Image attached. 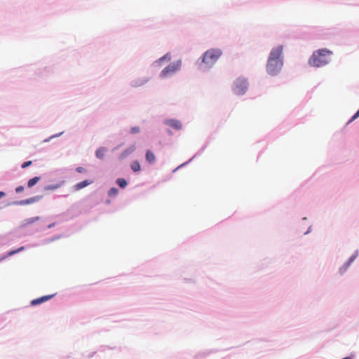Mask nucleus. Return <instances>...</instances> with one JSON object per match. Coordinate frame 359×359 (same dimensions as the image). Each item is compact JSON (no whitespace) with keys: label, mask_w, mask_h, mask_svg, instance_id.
<instances>
[{"label":"nucleus","mask_w":359,"mask_h":359,"mask_svg":"<svg viewBox=\"0 0 359 359\" xmlns=\"http://www.w3.org/2000/svg\"><path fill=\"white\" fill-rule=\"evenodd\" d=\"M283 46L273 48L269 54L266 65V71L271 75L277 74L283 66L281 58L283 53Z\"/></svg>","instance_id":"f257e3e1"},{"label":"nucleus","mask_w":359,"mask_h":359,"mask_svg":"<svg viewBox=\"0 0 359 359\" xmlns=\"http://www.w3.org/2000/svg\"><path fill=\"white\" fill-rule=\"evenodd\" d=\"M332 52L327 48L319 49L312 54L309 59L310 65L320 67L328 64Z\"/></svg>","instance_id":"f03ea898"},{"label":"nucleus","mask_w":359,"mask_h":359,"mask_svg":"<svg viewBox=\"0 0 359 359\" xmlns=\"http://www.w3.org/2000/svg\"><path fill=\"white\" fill-rule=\"evenodd\" d=\"M222 50L219 48H211L206 50L202 57V62L208 67L213 65L222 56Z\"/></svg>","instance_id":"7ed1b4c3"},{"label":"nucleus","mask_w":359,"mask_h":359,"mask_svg":"<svg viewBox=\"0 0 359 359\" xmlns=\"http://www.w3.org/2000/svg\"><path fill=\"white\" fill-rule=\"evenodd\" d=\"M248 89L247 81L244 79L238 78L235 81L234 93L236 95L244 94Z\"/></svg>","instance_id":"20e7f679"},{"label":"nucleus","mask_w":359,"mask_h":359,"mask_svg":"<svg viewBox=\"0 0 359 359\" xmlns=\"http://www.w3.org/2000/svg\"><path fill=\"white\" fill-rule=\"evenodd\" d=\"M180 61L170 63L168 66H167L165 69L162 70L161 76L162 77H165L169 74H173L180 69Z\"/></svg>","instance_id":"39448f33"},{"label":"nucleus","mask_w":359,"mask_h":359,"mask_svg":"<svg viewBox=\"0 0 359 359\" xmlns=\"http://www.w3.org/2000/svg\"><path fill=\"white\" fill-rule=\"evenodd\" d=\"M41 198V196H34V197H32V198H27L25 200L15 201V202H14V204L18 205H25L34 203L38 201L39 200H40Z\"/></svg>","instance_id":"423d86ee"},{"label":"nucleus","mask_w":359,"mask_h":359,"mask_svg":"<svg viewBox=\"0 0 359 359\" xmlns=\"http://www.w3.org/2000/svg\"><path fill=\"white\" fill-rule=\"evenodd\" d=\"M54 296V294H50V295H46V296H43L40 298H37V299H33L32 302H31V304L34 306V305H37V304H40L41 303H43L45 302L46 301H48L50 299H51Z\"/></svg>","instance_id":"0eeeda50"},{"label":"nucleus","mask_w":359,"mask_h":359,"mask_svg":"<svg viewBox=\"0 0 359 359\" xmlns=\"http://www.w3.org/2000/svg\"><path fill=\"white\" fill-rule=\"evenodd\" d=\"M167 125L176 130H180L182 128V123L180 121L175 119L168 120Z\"/></svg>","instance_id":"6e6552de"},{"label":"nucleus","mask_w":359,"mask_h":359,"mask_svg":"<svg viewBox=\"0 0 359 359\" xmlns=\"http://www.w3.org/2000/svg\"><path fill=\"white\" fill-rule=\"evenodd\" d=\"M93 180H86L84 181H82V182H80L79 183H77L75 186H74V188L76 190H80L91 184H93Z\"/></svg>","instance_id":"1a4fd4ad"},{"label":"nucleus","mask_w":359,"mask_h":359,"mask_svg":"<svg viewBox=\"0 0 359 359\" xmlns=\"http://www.w3.org/2000/svg\"><path fill=\"white\" fill-rule=\"evenodd\" d=\"M146 160L149 163H154L156 161V156L153 152H151L150 150H148L146 153Z\"/></svg>","instance_id":"9d476101"},{"label":"nucleus","mask_w":359,"mask_h":359,"mask_svg":"<svg viewBox=\"0 0 359 359\" xmlns=\"http://www.w3.org/2000/svg\"><path fill=\"white\" fill-rule=\"evenodd\" d=\"M40 179V177H34V178L30 179L27 182L28 187L31 188L34 186Z\"/></svg>","instance_id":"9b49d317"},{"label":"nucleus","mask_w":359,"mask_h":359,"mask_svg":"<svg viewBox=\"0 0 359 359\" xmlns=\"http://www.w3.org/2000/svg\"><path fill=\"white\" fill-rule=\"evenodd\" d=\"M131 169L134 171V172H138L141 169V167H140V164L138 161H133L132 163H131Z\"/></svg>","instance_id":"f8f14e48"},{"label":"nucleus","mask_w":359,"mask_h":359,"mask_svg":"<svg viewBox=\"0 0 359 359\" xmlns=\"http://www.w3.org/2000/svg\"><path fill=\"white\" fill-rule=\"evenodd\" d=\"M116 184L122 189H124L126 188V187L127 186L128 183L126 182V180L123 178H118L116 180Z\"/></svg>","instance_id":"ddd939ff"},{"label":"nucleus","mask_w":359,"mask_h":359,"mask_svg":"<svg viewBox=\"0 0 359 359\" xmlns=\"http://www.w3.org/2000/svg\"><path fill=\"white\" fill-rule=\"evenodd\" d=\"M105 149L104 148H99L96 151V156L99 158H102L105 154Z\"/></svg>","instance_id":"4468645a"},{"label":"nucleus","mask_w":359,"mask_h":359,"mask_svg":"<svg viewBox=\"0 0 359 359\" xmlns=\"http://www.w3.org/2000/svg\"><path fill=\"white\" fill-rule=\"evenodd\" d=\"M118 194V189L115 187L111 188L108 191V195L111 197L116 196Z\"/></svg>","instance_id":"2eb2a0df"},{"label":"nucleus","mask_w":359,"mask_h":359,"mask_svg":"<svg viewBox=\"0 0 359 359\" xmlns=\"http://www.w3.org/2000/svg\"><path fill=\"white\" fill-rule=\"evenodd\" d=\"M23 250H24V247L22 246V247H20V248H18L17 250H11V251L8 252V256H12V255H15V254H16V253Z\"/></svg>","instance_id":"dca6fc26"},{"label":"nucleus","mask_w":359,"mask_h":359,"mask_svg":"<svg viewBox=\"0 0 359 359\" xmlns=\"http://www.w3.org/2000/svg\"><path fill=\"white\" fill-rule=\"evenodd\" d=\"M130 132L131 133L133 134H135V133H137L140 132V128L136 126V127H133L131 129H130Z\"/></svg>","instance_id":"f3484780"},{"label":"nucleus","mask_w":359,"mask_h":359,"mask_svg":"<svg viewBox=\"0 0 359 359\" xmlns=\"http://www.w3.org/2000/svg\"><path fill=\"white\" fill-rule=\"evenodd\" d=\"M32 163V161H26V162H24L22 164V168H25L29 165H31Z\"/></svg>","instance_id":"a211bd4d"},{"label":"nucleus","mask_w":359,"mask_h":359,"mask_svg":"<svg viewBox=\"0 0 359 359\" xmlns=\"http://www.w3.org/2000/svg\"><path fill=\"white\" fill-rule=\"evenodd\" d=\"M76 170L80 173L86 172V170L85 168H83V167H78V168H76Z\"/></svg>","instance_id":"6ab92c4d"},{"label":"nucleus","mask_w":359,"mask_h":359,"mask_svg":"<svg viewBox=\"0 0 359 359\" xmlns=\"http://www.w3.org/2000/svg\"><path fill=\"white\" fill-rule=\"evenodd\" d=\"M24 191V187H22V186H19V187H18L15 189V191H16V193H20V192H22V191Z\"/></svg>","instance_id":"aec40b11"},{"label":"nucleus","mask_w":359,"mask_h":359,"mask_svg":"<svg viewBox=\"0 0 359 359\" xmlns=\"http://www.w3.org/2000/svg\"><path fill=\"white\" fill-rule=\"evenodd\" d=\"M353 260V257H352L349 259L348 263H347V264H346V265L344 266V268H341V269H340V271H341L342 270L345 271V270H346V269L348 266V265H349L350 262H352Z\"/></svg>","instance_id":"412c9836"},{"label":"nucleus","mask_w":359,"mask_h":359,"mask_svg":"<svg viewBox=\"0 0 359 359\" xmlns=\"http://www.w3.org/2000/svg\"><path fill=\"white\" fill-rule=\"evenodd\" d=\"M359 116V109L358 110V111L353 115V116L351 118V119L350 120V121H353L354 119H355L356 118H358Z\"/></svg>","instance_id":"4be33fe9"},{"label":"nucleus","mask_w":359,"mask_h":359,"mask_svg":"<svg viewBox=\"0 0 359 359\" xmlns=\"http://www.w3.org/2000/svg\"><path fill=\"white\" fill-rule=\"evenodd\" d=\"M38 219H39L38 217H34V218H31V219H29V222H34V221H36Z\"/></svg>","instance_id":"5701e85b"},{"label":"nucleus","mask_w":359,"mask_h":359,"mask_svg":"<svg viewBox=\"0 0 359 359\" xmlns=\"http://www.w3.org/2000/svg\"><path fill=\"white\" fill-rule=\"evenodd\" d=\"M168 55L167 54V55H164L163 57H161V58L159 59V60H160V61H161V60H165V59H166V58L170 59V57H168Z\"/></svg>","instance_id":"b1692460"},{"label":"nucleus","mask_w":359,"mask_h":359,"mask_svg":"<svg viewBox=\"0 0 359 359\" xmlns=\"http://www.w3.org/2000/svg\"><path fill=\"white\" fill-rule=\"evenodd\" d=\"M5 196V193L3 191H0V198Z\"/></svg>","instance_id":"393cba45"},{"label":"nucleus","mask_w":359,"mask_h":359,"mask_svg":"<svg viewBox=\"0 0 359 359\" xmlns=\"http://www.w3.org/2000/svg\"><path fill=\"white\" fill-rule=\"evenodd\" d=\"M342 359H352L351 357H346V358H344Z\"/></svg>","instance_id":"a878e982"}]
</instances>
